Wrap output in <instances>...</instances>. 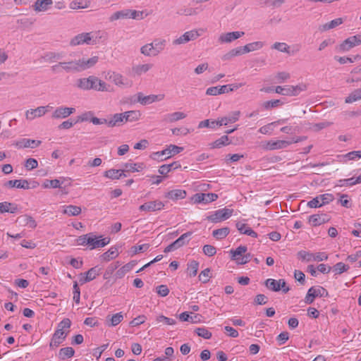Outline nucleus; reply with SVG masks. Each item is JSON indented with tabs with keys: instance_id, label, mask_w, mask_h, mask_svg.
Listing matches in <instances>:
<instances>
[{
	"instance_id": "obj_1",
	"label": "nucleus",
	"mask_w": 361,
	"mask_h": 361,
	"mask_svg": "<svg viewBox=\"0 0 361 361\" xmlns=\"http://www.w3.org/2000/svg\"><path fill=\"white\" fill-rule=\"evenodd\" d=\"M99 61V57L95 56L91 58L82 57L78 59H72L68 61H61L51 66L54 73H80L93 67Z\"/></svg>"
},
{
	"instance_id": "obj_2",
	"label": "nucleus",
	"mask_w": 361,
	"mask_h": 361,
	"mask_svg": "<svg viewBox=\"0 0 361 361\" xmlns=\"http://www.w3.org/2000/svg\"><path fill=\"white\" fill-rule=\"evenodd\" d=\"M76 85L78 88L83 90H94L101 92L111 91L109 85H107L105 82L94 75L78 79Z\"/></svg>"
},
{
	"instance_id": "obj_3",
	"label": "nucleus",
	"mask_w": 361,
	"mask_h": 361,
	"mask_svg": "<svg viewBox=\"0 0 361 361\" xmlns=\"http://www.w3.org/2000/svg\"><path fill=\"white\" fill-rule=\"evenodd\" d=\"M166 45V40L156 38L151 43L146 44L140 48V52L146 56H156L164 51Z\"/></svg>"
},
{
	"instance_id": "obj_4",
	"label": "nucleus",
	"mask_w": 361,
	"mask_h": 361,
	"mask_svg": "<svg viewBox=\"0 0 361 361\" xmlns=\"http://www.w3.org/2000/svg\"><path fill=\"white\" fill-rule=\"evenodd\" d=\"M99 32H82L78 34L72 38L70 41V45L72 47L81 45V44H96L97 43V39L98 37Z\"/></svg>"
},
{
	"instance_id": "obj_5",
	"label": "nucleus",
	"mask_w": 361,
	"mask_h": 361,
	"mask_svg": "<svg viewBox=\"0 0 361 361\" xmlns=\"http://www.w3.org/2000/svg\"><path fill=\"white\" fill-rule=\"evenodd\" d=\"M244 85L243 83H239V84H231V85H226L222 86H215V87H210L207 89L206 94L207 95H219L224 93H228L229 92H232L234 90H238L239 87Z\"/></svg>"
},
{
	"instance_id": "obj_6",
	"label": "nucleus",
	"mask_w": 361,
	"mask_h": 361,
	"mask_svg": "<svg viewBox=\"0 0 361 361\" xmlns=\"http://www.w3.org/2000/svg\"><path fill=\"white\" fill-rule=\"evenodd\" d=\"M307 88L305 85L300 84L296 86L286 85L284 87L277 86L274 91L277 94L286 96H296L302 91L305 90Z\"/></svg>"
},
{
	"instance_id": "obj_7",
	"label": "nucleus",
	"mask_w": 361,
	"mask_h": 361,
	"mask_svg": "<svg viewBox=\"0 0 361 361\" xmlns=\"http://www.w3.org/2000/svg\"><path fill=\"white\" fill-rule=\"evenodd\" d=\"M360 44L361 35H354L345 39L341 44L336 47V49L339 52H345Z\"/></svg>"
},
{
	"instance_id": "obj_8",
	"label": "nucleus",
	"mask_w": 361,
	"mask_h": 361,
	"mask_svg": "<svg viewBox=\"0 0 361 361\" xmlns=\"http://www.w3.org/2000/svg\"><path fill=\"white\" fill-rule=\"evenodd\" d=\"M328 291L322 286L311 287L305 296V302L307 304H312L317 297H328Z\"/></svg>"
},
{
	"instance_id": "obj_9",
	"label": "nucleus",
	"mask_w": 361,
	"mask_h": 361,
	"mask_svg": "<svg viewBox=\"0 0 361 361\" xmlns=\"http://www.w3.org/2000/svg\"><path fill=\"white\" fill-rule=\"evenodd\" d=\"M233 212V209L225 207L215 211L212 214L207 216V219L213 223L221 222L231 217Z\"/></svg>"
},
{
	"instance_id": "obj_10",
	"label": "nucleus",
	"mask_w": 361,
	"mask_h": 361,
	"mask_svg": "<svg viewBox=\"0 0 361 361\" xmlns=\"http://www.w3.org/2000/svg\"><path fill=\"white\" fill-rule=\"evenodd\" d=\"M298 257L299 259L307 262H310L312 260L322 262L327 260L328 259V255L326 252H317L313 254L305 250L299 251L298 252Z\"/></svg>"
},
{
	"instance_id": "obj_11",
	"label": "nucleus",
	"mask_w": 361,
	"mask_h": 361,
	"mask_svg": "<svg viewBox=\"0 0 361 361\" xmlns=\"http://www.w3.org/2000/svg\"><path fill=\"white\" fill-rule=\"evenodd\" d=\"M191 235L192 232L190 231L183 233L177 240H176L174 242H173L167 247H166L164 249V252L167 253L174 251L181 247L182 246L186 245L187 243H188Z\"/></svg>"
},
{
	"instance_id": "obj_12",
	"label": "nucleus",
	"mask_w": 361,
	"mask_h": 361,
	"mask_svg": "<svg viewBox=\"0 0 361 361\" xmlns=\"http://www.w3.org/2000/svg\"><path fill=\"white\" fill-rule=\"evenodd\" d=\"M334 196L330 193L319 195L312 200L308 202L307 205L311 208L320 207L322 205L328 204L334 200Z\"/></svg>"
},
{
	"instance_id": "obj_13",
	"label": "nucleus",
	"mask_w": 361,
	"mask_h": 361,
	"mask_svg": "<svg viewBox=\"0 0 361 361\" xmlns=\"http://www.w3.org/2000/svg\"><path fill=\"white\" fill-rule=\"evenodd\" d=\"M201 35L197 30H192L185 32L183 35L173 40L172 44L173 45L184 44L190 41L196 39Z\"/></svg>"
},
{
	"instance_id": "obj_14",
	"label": "nucleus",
	"mask_w": 361,
	"mask_h": 361,
	"mask_svg": "<svg viewBox=\"0 0 361 361\" xmlns=\"http://www.w3.org/2000/svg\"><path fill=\"white\" fill-rule=\"evenodd\" d=\"M164 94H149L147 96H145L142 92H138L137 94V100L138 103L142 105H148L152 104L155 102H159L164 99Z\"/></svg>"
},
{
	"instance_id": "obj_15",
	"label": "nucleus",
	"mask_w": 361,
	"mask_h": 361,
	"mask_svg": "<svg viewBox=\"0 0 361 361\" xmlns=\"http://www.w3.org/2000/svg\"><path fill=\"white\" fill-rule=\"evenodd\" d=\"M290 145V142H288V140H269L264 142H262L261 146L265 150H275L284 149L288 147Z\"/></svg>"
},
{
	"instance_id": "obj_16",
	"label": "nucleus",
	"mask_w": 361,
	"mask_h": 361,
	"mask_svg": "<svg viewBox=\"0 0 361 361\" xmlns=\"http://www.w3.org/2000/svg\"><path fill=\"white\" fill-rule=\"evenodd\" d=\"M49 108L51 107L47 105L45 106H39L35 109H30L27 110L25 112V118L27 120L32 121L35 118L41 117L49 111Z\"/></svg>"
},
{
	"instance_id": "obj_17",
	"label": "nucleus",
	"mask_w": 361,
	"mask_h": 361,
	"mask_svg": "<svg viewBox=\"0 0 361 361\" xmlns=\"http://www.w3.org/2000/svg\"><path fill=\"white\" fill-rule=\"evenodd\" d=\"M75 109L73 107L60 106L56 108L51 115L54 119L66 118L75 113Z\"/></svg>"
},
{
	"instance_id": "obj_18",
	"label": "nucleus",
	"mask_w": 361,
	"mask_h": 361,
	"mask_svg": "<svg viewBox=\"0 0 361 361\" xmlns=\"http://www.w3.org/2000/svg\"><path fill=\"white\" fill-rule=\"evenodd\" d=\"M90 239L88 241V245L90 250H93L98 247H103L110 243L109 238H104L102 239H98L92 233H90Z\"/></svg>"
},
{
	"instance_id": "obj_19",
	"label": "nucleus",
	"mask_w": 361,
	"mask_h": 361,
	"mask_svg": "<svg viewBox=\"0 0 361 361\" xmlns=\"http://www.w3.org/2000/svg\"><path fill=\"white\" fill-rule=\"evenodd\" d=\"M218 198V195L215 193H196L192 200L195 203L207 204L215 201Z\"/></svg>"
},
{
	"instance_id": "obj_20",
	"label": "nucleus",
	"mask_w": 361,
	"mask_h": 361,
	"mask_svg": "<svg viewBox=\"0 0 361 361\" xmlns=\"http://www.w3.org/2000/svg\"><path fill=\"white\" fill-rule=\"evenodd\" d=\"M164 207V204L161 201L155 200L145 202L140 206L139 209L145 212H155L162 209Z\"/></svg>"
},
{
	"instance_id": "obj_21",
	"label": "nucleus",
	"mask_w": 361,
	"mask_h": 361,
	"mask_svg": "<svg viewBox=\"0 0 361 361\" xmlns=\"http://www.w3.org/2000/svg\"><path fill=\"white\" fill-rule=\"evenodd\" d=\"M245 35L244 32L235 31L222 33L219 37L220 43H230Z\"/></svg>"
},
{
	"instance_id": "obj_22",
	"label": "nucleus",
	"mask_w": 361,
	"mask_h": 361,
	"mask_svg": "<svg viewBox=\"0 0 361 361\" xmlns=\"http://www.w3.org/2000/svg\"><path fill=\"white\" fill-rule=\"evenodd\" d=\"M67 334L68 333H66L65 331H61V329H57L53 334L51 342L49 343V346L51 348L58 347L63 342V341H64Z\"/></svg>"
},
{
	"instance_id": "obj_23",
	"label": "nucleus",
	"mask_w": 361,
	"mask_h": 361,
	"mask_svg": "<svg viewBox=\"0 0 361 361\" xmlns=\"http://www.w3.org/2000/svg\"><path fill=\"white\" fill-rule=\"evenodd\" d=\"M42 142L37 140L22 138L16 142V146L19 148H35L41 145Z\"/></svg>"
},
{
	"instance_id": "obj_24",
	"label": "nucleus",
	"mask_w": 361,
	"mask_h": 361,
	"mask_svg": "<svg viewBox=\"0 0 361 361\" xmlns=\"http://www.w3.org/2000/svg\"><path fill=\"white\" fill-rule=\"evenodd\" d=\"M4 186L6 188H16L25 190L30 188V183L25 179L8 180L4 183Z\"/></svg>"
},
{
	"instance_id": "obj_25",
	"label": "nucleus",
	"mask_w": 361,
	"mask_h": 361,
	"mask_svg": "<svg viewBox=\"0 0 361 361\" xmlns=\"http://www.w3.org/2000/svg\"><path fill=\"white\" fill-rule=\"evenodd\" d=\"M100 271L101 268H99L98 267H94L90 269L87 272L84 274L85 276L80 279V283L84 284L94 280L97 276L99 275Z\"/></svg>"
},
{
	"instance_id": "obj_26",
	"label": "nucleus",
	"mask_w": 361,
	"mask_h": 361,
	"mask_svg": "<svg viewBox=\"0 0 361 361\" xmlns=\"http://www.w3.org/2000/svg\"><path fill=\"white\" fill-rule=\"evenodd\" d=\"M310 222L313 226H317L329 221V217L326 214H313L309 218Z\"/></svg>"
},
{
	"instance_id": "obj_27",
	"label": "nucleus",
	"mask_w": 361,
	"mask_h": 361,
	"mask_svg": "<svg viewBox=\"0 0 361 361\" xmlns=\"http://www.w3.org/2000/svg\"><path fill=\"white\" fill-rule=\"evenodd\" d=\"M52 4V0H37L33 5V8L37 12L46 11Z\"/></svg>"
},
{
	"instance_id": "obj_28",
	"label": "nucleus",
	"mask_w": 361,
	"mask_h": 361,
	"mask_svg": "<svg viewBox=\"0 0 361 361\" xmlns=\"http://www.w3.org/2000/svg\"><path fill=\"white\" fill-rule=\"evenodd\" d=\"M183 150V147L175 145H170L167 148L161 151V154H164L165 159H169L172 156L179 154Z\"/></svg>"
},
{
	"instance_id": "obj_29",
	"label": "nucleus",
	"mask_w": 361,
	"mask_h": 361,
	"mask_svg": "<svg viewBox=\"0 0 361 361\" xmlns=\"http://www.w3.org/2000/svg\"><path fill=\"white\" fill-rule=\"evenodd\" d=\"M343 23V18H336L329 23L320 25L319 26V30L321 32H325L331 29H334Z\"/></svg>"
},
{
	"instance_id": "obj_30",
	"label": "nucleus",
	"mask_w": 361,
	"mask_h": 361,
	"mask_svg": "<svg viewBox=\"0 0 361 361\" xmlns=\"http://www.w3.org/2000/svg\"><path fill=\"white\" fill-rule=\"evenodd\" d=\"M152 67V63L138 64L132 67V72L134 75L140 76L148 72Z\"/></svg>"
},
{
	"instance_id": "obj_31",
	"label": "nucleus",
	"mask_w": 361,
	"mask_h": 361,
	"mask_svg": "<svg viewBox=\"0 0 361 361\" xmlns=\"http://www.w3.org/2000/svg\"><path fill=\"white\" fill-rule=\"evenodd\" d=\"M18 211L17 204L8 202H0V213L9 212L11 214L16 213Z\"/></svg>"
},
{
	"instance_id": "obj_32",
	"label": "nucleus",
	"mask_w": 361,
	"mask_h": 361,
	"mask_svg": "<svg viewBox=\"0 0 361 361\" xmlns=\"http://www.w3.org/2000/svg\"><path fill=\"white\" fill-rule=\"evenodd\" d=\"M240 114V112L239 111H235L232 112L230 116L221 118L218 121L219 126H226L228 123H234L237 121L239 118Z\"/></svg>"
},
{
	"instance_id": "obj_33",
	"label": "nucleus",
	"mask_w": 361,
	"mask_h": 361,
	"mask_svg": "<svg viewBox=\"0 0 361 361\" xmlns=\"http://www.w3.org/2000/svg\"><path fill=\"white\" fill-rule=\"evenodd\" d=\"M81 207L75 205H66L63 207V214L69 216H75L81 213Z\"/></svg>"
},
{
	"instance_id": "obj_34",
	"label": "nucleus",
	"mask_w": 361,
	"mask_h": 361,
	"mask_svg": "<svg viewBox=\"0 0 361 361\" xmlns=\"http://www.w3.org/2000/svg\"><path fill=\"white\" fill-rule=\"evenodd\" d=\"M236 228L242 234H245L253 238L257 237V233L252 229H251L250 227H248L247 225L245 224H241L240 222H238L236 224Z\"/></svg>"
},
{
	"instance_id": "obj_35",
	"label": "nucleus",
	"mask_w": 361,
	"mask_h": 361,
	"mask_svg": "<svg viewBox=\"0 0 361 361\" xmlns=\"http://www.w3.org/2000/svg\"><path fill=\"white\" fill-rule=\"evenodd\" d=\"M180 167V164L178 161H174L170 164H164L159 169V173L163 176H166L172 170H175Z\"/></svg>"
},
{
	"instance_id": "obj_36",
	"label": "nucleus",
	"mask_w": 361,
	"mask_h": 361,
	"mask_svg": "<svg viewBox=\"0 0 361 361\" xmlns=\"http://www.w3.org/2000/svg\"><path fill=\"white\" fill-rule=\"evenodd\" d=\"M186 117V114L183 112L176 111L172 114H169L165 116L164 121L168 123H173L179 120L183 119Z\"/></svg>"
},
{
	"instance_id": "obj_37",
	"label": "nucleus",
	"mask_w": 361,
	"mask_h": 361,
	"mask_svg": "<svg viewBox=\"0 0 361 361\" xmlns=\"http://www.w3.org/2000/svg\"><path fill=\"white\" fill-rule=\"evenodd\" d=\"M186 196V192L183 190H173L169 191L166 195V197L173 200L179 199H184Z\"/></svg>"
},
{
	"instance_id": "obj_38",
	"label": "nucleus",
	"mask_w": 361,
	"mask_h": 361,
	"mask_svg": "<svg viewBox=\"0 0 361 361\" xmlns=\"http://www.w3.org/2000/svg\"><path fill=\"white\" fill-rule=\"evenodd\" d=\"M109 78L112 80V82L118 86H123L126 85L124 78L119 73L112 72L108 73Z\"/></svg>"
},
{
	"instance_id": "obj_39",
	"label": "nucleus",
	"mask_w": 361,
	"mask_h": 361,
	"mask_svg": "<svg viewBox=\"0 0 361 361\" xmlns=\"http://www.w3.org/2000/svg\"><path fill=\"white\" fill-rule=\"evenodd\" d=\"M264 46V42L261 41L254 42L252 43H249L243 47V51L245 54L249 53L251 51H254L256 50H259L262 49Z\"/></svg>"
},
{
	"instance_id": "obj_40",
	"label": "nucleus",
	"mask_w": 361,
	"mask_h": 361,
	"mask_svg": "<svg viewBox=\"0 0 361 361\" xmlns=\"http://www.w3.org/2000/svg\"><path fill=\"white\" fill-rule=\"evenodd\" d=\"M243 49V47H240L233 49L230 50L228 53L224 54L222 56V59L224 61H227V60L231 59L234 56L244 54L245 52Z\"/></svg>"
},
{
	"instance_id": "obj_41",
	"label": "nucleus",
	"mask_w": 361,
	"mask_h": 361,
	"mask_svg": "<svg viewBox=\"0 0 361 361\" xmlns=\"http://www.w3.org/2000/svg\"><path fill=\"white\" fill-rule=\"evenodd\" d=\"M118 255V249L115 247H111L107 252L101 255V258L102 260L107 262L116 258Z\"/></svg>"
},
{
	"instance_id": "obj_42",
	"label": "nucleus",
	"mask_w": 361,
	"mask_h": 361,
	"mask_svg": "<svg viewBox=\"0 0 361 361\" xmlns=\"http://www.w3.org/2000/svg\"><path fill=\"white\" fill-rule=\"evenodd\" d=\"M123 123V118L120 114H115L112 116L111 119L107 120V126L113 128L115 126H120Z\"/></svg>"
},
{
	"instance_id": "obj_43",
	"label": "nucleus",
	"mask_w": 361,
	"mask_h": 361,
	"mask_svg": "<svg viewBox=\"0 0 361 361\" xmlns=\"http://www.w3.org/2000/svg\"><path fill=\"white\" fill-rule=\"evenodd\" d=\"M130 9H125L116 11L109 18L110 21H114L118 19L129 18Z\"/></svg>"
},
{
	"instance_id": "obj_44",
	"label": "nucleus",
	"mask_w": 361,
	"mask_h": 361,
	"mask_svg": "<svg viewBox=\"0 0 361 361\" xmlns=\"http://www.w3.org/2000/svg\"><path fill=\"white\" fill-rule=\"evenodd\" d=\"M229 232V228L224 227L221 228L214 230L212 232V235L216 239H223L228 235Z\"/></svg>"
},
{
	"instance_id": "obj_45",
	"label": "nucleus",
	"mask_w": 361,
	"mask_h": 361,
	"mask_svg": "<svg viewBox=\"0 0 361 361\" xmlns=\"http://www.w3.org/2000/svg\"><path fill=\"white\" fill-rule=\"evenodd\" d=\"M199 262L196 260H192L188 263V272L190 277L195 276L197 274Z\"/></svg>"
},
{
	"instance_id": "obj_46",
	"label": "nucleus",
	"mask_w": 361,
	"mask_h": 361,
	"mask_svg": "<svg viewBox=\"0 0 361 361\" xmlns=\"http://www.w3.org/2000/svg\"><path fill=\"white\" fill-rule=\"evenodd\" d=\"M229 139L227 135H223L219 139L210 144L211 148H220L228 145Z\"/></svg>"
},
{
	"instance_id": "obj_47",
	"label": "nucleus",
	"mask_w": 361,
	"mask_h": 361,
	"mask_svg": "<svg viewBox=\"0 0 361 361\" xmlns=\"http://www.w3.org/2000/svg\"><path fill=\"white\" fill-rule=\"evenodd\" d=\"M75 350L71 347L63 348L59 350V356L61 360L70 358L74 355Z\"/></svg>"
},
{
	"instance_id": "obj_48",
	"label": "nucleus",
	"mask_w": 361,
	"mask_h": 361,
	"mask_svg": "<svg viewBox=\"0 0 361 361\" xmlns=\"http://www.w3.org/2000/svg\"><path fill=\"white\" fill-rule=\"evenodd\" d=\"M361 99V88L355 90L345 98V102L350 104Z\"/></svg>"
},
{
	"instance_id": "obj_49",
	"label": "nucleus",
	"mask_w": 361,
	"mask_h": 361,
	"mask_svg": "<svg viewBox=\"0 0 361 361\" xmlns=\"http://www.w3.org/2000/svg\"><path fill=\"white\" fill-rule=\"evenodd\" d=\"M247 247L243 245L238 247L235 250H231L232 259L236 261L238 258L241 257L247 252Z\"/></svg>"
},
{
	"instance_id": "obj_50",
	"label": "nucleus",
	"mask_w": 361,
	"mask_h": 361,
	"mask_svg": "<svg viewBox=\"0 0 361 361\" xmlns=\"http://www.w3.org/2000/svg\"><path fill=\"white\" fill-rule=\"evenodd\" d=\"M217 127H219L218 121H211L209 119H206L202 121H200L198 124L199 128H209L212 129H215Z\"/></svg>"
},
{
	"instance_id": "obj_51",
	"label": "nucleus",
	"mask_w": 361,
	"mask_h": 361,
	"mask_svg": "<svg viewBox=\"0 0 361 361\" xmlns=\"http://www.w3.org/2000/svg\"><path fill=\"white\" fill-rule=\"evenodd\" d=\"M265 286L272 291H279V280L268 279L264 282Z\"/></svg>"
},
{
	"instance_id": "obj_52",
	"label": "nucleus",
	"mask_w": 361,
	"mask_h": 361,
	"mask_svg": "<svg viewBox=\"0 0 361 361\" xmlns=\"http://www.w3.org/2000/svg\"><path fill=\"white\" fill-rule=\"evenodd\" d=\"M124 167L126 169V171H131V172H135V171H140L144 169V164L142 163L139 164H130L126 163L124 165Z\"/></svg>"
},
{
	"instance_id": "obj_53",
	"label": "nucleus",
	"mask_w": 361,
	"mask_h": 361,
	"mask_svg": "<svg viewBox=\"0 0 361 361\" xmlns=\"http://www.w3.org/2000/svg\"><path fill=\"white\" fill-rule=\"evenodd\" d=\"M286 121V119H279L277 121L273 122L268 125L264 126L261 127L259 130V132L262 134H267L270 133L271 131V126L274 124H283Z\"/></svg>"
},
{
	"instance_id": "obj_54",
	"label": "nucleus",
	"mask_w": 361,
	"mask_h": 361,
	"mask_svg": "<svg viewBox=\"0 0 361 361\" xmlns=\"http://www.w3.org/2000/svg\"><path fill=\"white\" fill-rule=\"evenodd\" d=\"M271 49H276L281 52L290 54V47L285 42H275Z\"/></svg>"
},
{
	"instance_id": "obj_55",
	"label": "nucleus",
	"mask_w": 361,
	"mask_h": 361,
	"mask_svg": "<svg viewBox=\"0 0 361 361\" xmlns=\"http://www.w3.org/2000/svg\"><path fill=\"white\" fill-rule=\"evenodd\" d=\"M338 158L347 159L348 160H355L356 159L361 158V150L360 151H353L343 155L338 156Z\"/></svg>"
},
{
	"instance_id": "obj_56",
	"label": "nucleus",
	"mask_w": 361,
	"mask_h": 361,
	"mask_svg": "<svg viewBox=\"0 0 361 361\" xmlns=\"http://www.w3.org/2000/svg\"><path fill=\"white\" fill-rule=\"evenodd\" d=\"M156 322L157 323H162L166 325H174L176 324V322L175 319L166 317L162 314L159 315L156 317Z\"/></svg>"
},
{
	"instance_id": "obj_57",
	"label": "nucleus",
	"mask_w": 361,
	"mask_h": 361,
	"mask_svg": "<svg viewBox=\"0 0 361 361\" xmlns=\"http://www.w3.org/2000/svg\"><path fill=\"white\" fill-rule=\"evenodd\" d=\"M349 269V266L343 264V262H338L333 267V271L336 274H341Z\"/></svg>"
},
{
	"instance_id": "obj_58",
	"label": "nucleus",
	"mask_w": 361,
	"mask_h": 361,
	"mask_svg": "<svg viewBox=\"0 0 361 361\" xmlns=\"http://www.w3.org/2000/svg\"><path fill=\"white\" fill-rule=\"evenodd\" d=\"M121 170H116V169H109L108 171H106L104 173V176L110 178V179H119L121 178V175H119V172Z\"/></svg>"
},
{
	"instance_id": "obj_59",
	"label": "nucleus",
	"mask_w": 361,
	"mask_h": 361,
	"mask_svg": "<svg viewBox=\"0 0 361 361\" xmlns=\"http://www.w3.org/2000/svg\"><path fill=\"white\" fill-rule=\"evenodd\" d=\"M44 188H61V182L58 179L54 180H46L43 185Z\"/></svg>"
},
{
	"instance_id": "obj_60",
	"label": "nucleus",
	"mask_w": 361,
	"mask_h": 361,
	"mask_svg": "<svg viewBox=\"0 0 361 361\" xmlns=\"http://www.w3.org/2000/svg\"><path fill=\"white\" fill-rule=\"evenodd\" d=\"M195 332L199 336L204 339H209L212 337V333L204 327L197 328Z\"/></svg>"
},
{
	"instance_id": "obj_61",
	"label": "nucleus",
	"mask_w": 361,
	"mask_h": 361,
	"mask_svg": "<svg viewBox=\"0 0 361 361\" xmlns=\"http://www.w3.org/2000/svg\"><path fill=\"white\" fill-rule=\"evenodd\" d=\"M123 319V316L121 312L116 313L112 315L110 318L111 323L109 324L111 326H115L118 325Z\"/></svg>"
},
{
	"instance_id": "obj_62",
	"label": "nucleus",
	"mask_w": 361,
	"mask_h": 361,
	"mask_svg": "<svg viewBox=\"0 0 361 361\" xmlns=\"http://www.w3.org/2000/svg\"><path fill=\"white\" fill-rule=\"evenodd\" d=\"M18 219H22V221L27 225H28L30 228H35L37 226V223L35 219L28 215H23Z\"/></svg>"
},
{
	"instance_id": "obj_63",
	"label": "nucleus",
	"mask_w": 361,
	"mask_h": 361,
	"mask_svg": "<svg viewBox=\"0 0 361 361\" xmlns=\"http://www.w3.org/2000/svg\"><path fill=\"white\" fill-rule=\"evenodd\" d=\"M119 267L118 262L111 264L104 274V279H109L114 271Z\"/></svg>"
},
{
	"instance_id": "obj_64",
	"label": "nucleus",
	"mask_w": 361,
	"mask_h": 361,
	"mask_svg": "<svg viewBox=\"0 0 361 361\" xmlns=\"http://www.w3.org/2000/svg\"><path fill=\"white\" fill-rule=\"evenodd\" d=\"M283 103L279 99H274L271 101L264 102L262 104V106L265 109H270L272 108H275L279 105H281Z\"/></svg>"
}]
</instances>
